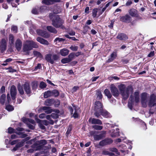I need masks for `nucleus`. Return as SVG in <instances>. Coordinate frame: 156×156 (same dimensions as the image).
<instances>
[{
    "label": "nucleus",
    "mask_w": 156,
    "mask_h": 156,
    "mask_svg": "<svg viewBox=\"0 0 156 156\" xmlns=\"http://www.w3.org/2000/svg\"><path fill=\"white\" fill-rule=\"evenodd\" d=\"M6 109L9 111H11L14 109V108L12 105H9L6 106Z\"/></svg>",
    "instance_id": "37998d69"
},
{
    "label": "nucleus",
    "mask_w": 156,
    "mask_h": 156,
    "mask_svg": "<svg viewBox=\"0 0 156 156\" xmlns=\"http://www.w3.org/2000/svg\"><path fill=\"white\" fill-rule=\"evenodd\" d=\"M39 10L38 8L33 9L32 10V12L35 14H37L39 13Z\"/></svg>",
    "instance_id": "de8ad7c7"
},
{
    "label": "nucleus",
    "mask_w": 156,
    "mask_h": 156,
    "mask_svg": "<svg viewBox=\"0 0 156 156\" xmlns=\"http://www.w3.org/2000/svg\"><path fill=\"white\" fill-rule=\"evenodd\" d=\"M59 111H58L57 112V113H53L51 115V116L52 118L54 119H57L58 117V115L57 113H58Z\"/></svg>",
    "instance_id": "a18cd8bd"
},
{
    "label": "nucleus",
    "mask_w": 156,
    "mask_h": 156,
    "mask_svg": "<svg viewBox=\"0 0 156 156\" xmlns=\"http://www.w3.org/2000/svg\"><path fill=\"white\" fill-rule=\"evenodd\" d=\"M129 14L132 16L137 17L138 16L137 12L135 9H132L129 11Z\"/></svg>",
    "instance_id": "aec40b11"
},
{
    "label": "nucleus",
    "mask_w": 156,
    "mask_h": 156,
    "mask_svg": "<svg viewBox=\"0 0 156 156\" xmlns=\"http://www.w3.org/2000/svg\"><path fill=\"white\" fill-rule=\"evenodd\" d=\"M104 93L105 95L107 97L110 98L112 97V95L110 92V91L107 89H106L104 90Z\"/></svg>",
    "instance_id": "c756f323"
},
{
    "label": "nucleus",
    "mask_w": 156,
    "mask_h": 156,
    "mask_svg": "<svg viewBox=\"0 0 156 156\" xmlns=\"http://www.w3.org/2000/svg\"><path fill=\"white\" fill-rule=\"evenodd\" d=\"M37 116L35 117V119L37 123H38V125L39 127L41 129H45V127L42 124V121L36 118Z\"/></svg>",
    "instance_id": "b1692460"
},
{
    "label": "nucleus",
    "mask_w": 156,
    "mask_h": 156,
    "mask_svg": "<svg viewBox=\"0 0 156 156\" xmlns=\"http://www.w3.org/2000/svg\"><path fill=\"white\" fill-rule=\"evenodd\" d=\"M45 117V115L44 113H42L39 115V117L40 119H44Z\"/></svg>",
    "instance_id": "0e129e2a"
},
{
    "label": "nucleus",
    "mask_w": 156,
    "mask_h": 156,
    "mask_svg": "<svg viewBox=\"0 0 156 156\" xmlns=\"http://www.w3.org/2000/svg\"><path fill=\"white\" fill-rule=\"evenodd\" d=\"M92 127L95 129L97 130H101L103 128V126L97 125L93 126Z\"/></svg>",
    "instance_id": "4c0bfd02"
},
{
    "label": "nucleus",
    "mask_w": 156,
    "mask_h": 156,
    "mask_svg": "<svg viewBox=\"0 0 156 156\" xmlns=\"http://www.w3.org/2000/svg\"><path fill=\"white\" fill-rule=\"evenodd\" d=\"M132 3V2L131 0H128L126 4V6L130 5Z\"/></svg>",
    "instance_id": "680f3d73"
},
{
    "label": "nucleus",
    "mask_w": 156,
    "mask_h": 156,
    "mask_svg": "<svg viewBox=\"0 0 156 156\" xmlns=\"http://www.w3.org/2000/svg\"><path fill=\"white\" fill-rule=\"evenodd\" d=\"M23 142H21L18 143L17 144H16V145L15 147L13 148L12 151H16L18 147L23 146Z\"/></svg>",
    "instance_id": "2f4dec72"
},
{
    "label": "nucleus",
    "mask_w": 156,
    "mask_h": 156,
    "mask_svg": "<svg viewBox=\"0 0 156 156\" xmlns=\"http://www.w3.org/2000/svg\"><path fill=\"white\" fill-rule=\"evenodd\" d=\"M51 92L52 95H54L55 97L58 96L59 95V93L58 91L57 90H53Z\"/></svg>",
    "instance_id": "c9c22d12"
},
{
    "label": "nucleus",
    "mask_w": 156,
    "mask_h": 156,
    "mask_svg": "<svg viewBox=\"0 0 156 156\" xmlns=\"http://www.w3.org/2000/svg\"><path fill=\"white\" fill-rule=\"evenodd\" d=\"M6 96L5 94H3L1 96V102L2 104H4L5 103Z\"/></svg>",
    "instance_id": "58836bf2"
},
{
    "label": "nucleus",
    "mask_w": 156,
    "mask_h": 156,
    "mask_svg": "<svg viewBox=\"0 0 156 156\" xmlns=\"http://www.w3.org/2000/svg\"><path fill=\"white\" fill-rule=\"evenodd\" d=\"M37 33L39 35L44 38H47L49 37V36L47 34L46 32L45 31H43L41 30H37Z\"/></svg>",
    "instance_id": "2eb2a0df"
},
{
    "label": "nucleus",
    "mask_w": 156,
    "mask_h": 156,
    "mask_svg": "<svg viewBox=\"0 0 156 156\" xmlns=\"http://www.w3.org/2000/svg\"><path fill=\"white\" fill-rule=\"evenodd\" d=\"M53 100L52 99H48L45 101L44 102V104L46 105L50 106L52 104Z\"/></svg>",
    "instance_id": "c85d7f7f"
},
{
    "label": "nucleus",
    "mask_w": 156,
    "mask_h": 156,
    "mask_svg": "<svg viewBox=\"0 0 156 156\" xmlns=\"http://www.w3.org/2000/svg\"><path fill=\"white\" fill-rule=\"evenodd\" d=\"M98 9L97 8L94 9L92 12V16L94 18L97 15Z\"/></svg>",
    "instance_id": "72a5a7b5"
},
{
    "label": "nucleus",
    "mask_w": 156,
    "mask_h": 156,
    "mask_svg": "<svg viewBox=\"0 0 156 156\" xmlns=\"http://www.w3.org/2000/svg\"><path fill=\"white\" fill-rule=\"evenodd\" d=\"M116 37L120 40L123 41L126 40L128 38L127 37L126 34L122 33L119 34Z\"/></svg>",
    "instance_id": "a211bd4d"
},
{
    "label": "nucleus",
    "mask_w": 156,
    "mask_h": 156,
    "mask_svg": "<svg viewBox=\"0 0 156 156\" xmlns=\"http://www.w3.org/2000/svg\"><path fill=\"white\" fill-rule=\"evenodd\" d=\"M22 120L24 123L27 124L28 123V121H29V119L26 118H23Z\"/></svg>",
    "instance_id": "6e6d98bb"
},
{
    "label": "nucleus",
    "mask_w": 156,
    "mask_h": 156,
    "mask_svg": "<svg viewBox=\"0 0 156 156\" xmlns=\"http://www.w3.org/2000/svg\"><path fill=\"white\" fill-rule=\"evenodd\" d=\"M73 108L75 110V112L74 113H73V109L72 107H69V109L72 114H73L72 116L75 118H77L79 116V113L78 112V108L77 107H76L75 105H73Z\"/></svg>",
    "instance_id": "423d86ee"
},
{
    "label": "nucleus",
    "mask_w": 156,
    "mask_h": 156,
    "mask_svg": "<svg viewBox=\"0 0 156 156\" xmlns=\"http://www.w3.org/2000/svg\"><path fill=\"white\" fill-rule=\"evenodd\" d=\"M94 110L95 111L94 113L95 116L97 117H99L103 110L102 103L99 101L96 102L94 104Z\"/></svg>",
    "instance_id": "7ed1b4c3"
},
{
    "label": "nucleus",
    "mask_w": 156,
    "mask_h": 156,
    "mask_svg": "<svg viewBox=\"0 0 156 156\" xmlns=\"http://www.w3.org/2000/svg\"><path fill=\"white\" fill-rule=\"evenodd\" d=\"M119 129L116 128L115 130L113 129L112 130V133L111 134V135L112 137H115L119 136V132L118 131Z\"/></svg>",
    "instance_id": "6ab92c4d"
},
{
    "label": "nucleus",
    "mask_w": 156,
    "mask_h": 156,
    "mask_svg": "<svg viewBox=\"0 0 156 156\" xmlns=\"http://www.w3.org/2000/svg\"><path fill=\"white\" fill-rule=\"evenodd\" d=\"M23 87L27 94H28L30 93V88L29 83H26L23 85Z\"/></svg>",
    "instance_id": "4468645a"
},
{
    "label": "nucleus",
    "mask_w": 156,
    "mask_h": 156,
    "mask_svg": "<svg viewBox=\"0 0 156 156\" xmlns=\"http://www.w3.org/2000/svg\"><path fill=\"white\" fill-rule=\"evenodd\" d=\"M62 23L61 19L58 16H56L55 19L52 20V24L55 27H60Z\"/></svg>",
    "instance_id": "20e7f679"
},
{
    "label": "nucleus",
    "mask_w": 156,
    "mask_h": 156,
    "mask_svg": "<svg viewBox=\"0 0 156 156\" xmlns=\"http://www.w3.org/2000/svg\"><path fill=\"white\" fill-rule=\"evenodd\" d=\"M156 100V96L154 94H152L150 96V99L149 103V105L150 106H152L154 105V102Z\"/></svg>",
    "instance_id": "9b49d317"
},
{
    "label": "nucleus",
    "mask_w": 156,
    "mask_h": 156,
    "mask_svg": "<svg viewBox=\"0 0 156 156\" xmlns=\"http://www.w3.org/2000/svg\"><path fill=\"white\" fill-rule=\"evenodd\" d=\"M47 30L50 32L54 34H56L57 32L55 29L51 26H47Z\"/></svg>",
    "instance_id": "393cba45"
},
{
    "label": "nucleus",
    "mask_w": 156,
    "mask_h": 156,
    "mask_svg": "<svg viewBox=\"0 0 156 156\" xmlns=\"http://www.w3.org/2000/svg\"><path fill=\"white\" fill-rule=\"evenodd\" d=\"M45 60L51 64L54 63V62L52 58V55L51 54H47L45 56Z\"/></svg>",
    "instance_id": "ddd939ff"
},
{
    "label": "nucleus",
    "mask_w": 156,
    "mask_h": 156,
    "mask_svg": "<svg viewBox=\"0 0 156 156\" xmlns=\"http://www.w3.org/2000/svg\"><path fill=\"white\" fill-rule=\"evenodd\" d=\"M17 28L16 26H12L11 28L12 31L14 33H16L17 32Z\"/></svg>",
    "instance_id": "864d4df0"
},
{
    "label": "nucleus",
    "mask_w": 156,
    "mask_h": 156,
    "mask_svg": "<svg viewBox=\"0 0 156 156\" xmlns=\"http://www.w3.org/2000/svg\"><path fill=\"white\" fill-rule=\"evenodd\" d=\"M37 40L42 44L45 45H48L49 44V43L48 41L41 37H38L37 38Z\"/></svg>",
    "instance_id": "f3484780"
},
{
    "label": "nucleus",
    "mask_w": 156,
    "mask_h": 156,
    "mask_svg": "<svg viewBox=\"0 0 156 156\" xmlns=\"http://www.w3.org/2000/svg\"><path fill=\"white\" fill-rule=\"evenodd\" d=\"M110 90L113 95L114 96H118L119 92L116 86L114 84H112L110 87Z\"/></svg>",
    "instance_id": "0eeeda50"
},
{
    "label": "nucleus",
    "mask_w": 156,
    "mask_h": 156,
    "mask_svg": "<svg viewBox=\"0 0 156 156\" xmlns=\"http://www.w3.org/2000/svg\"><path fill=\"white\" fill-rule=\"evenodd\" d=\"M7 39H2L0 42V51L2 53L5 51L7 47Z\"/></svg>",
    "instance_id": "39448f33"
},
{
    "label": "nucleus",
    "mask_w": 156,
    "mask_h": 156,
    "mask_svg": "<svg viewBox=\"0 0 156 156\" xmlns=\"http://www.w3.org/2000/svg\"><path fill=\"white\" fill-rule=\"evenodd\" d=\"M120 20L121 21L126 22L129 23L131 20V17L128 15L121 17Z\"/></svg>",
    "instance_id": "9d476101"
},
{
    "label": "nucleus",
    "mask_w": 156,
    "mask_h": 156,
    "mask_svg": "<svg viewBox=\"0 0 156 156\" xmlns=\"http://www.w3.org/2000/svg\"><path fill=\"white\" fill-rule=\"evenodd\" d=\"M70 48L73 51H76L77 50L78 47L74 45H72L70 47Z\"/></svg>",
    "instance_id": "8fccbe9b"
},
{
    "label": "nucleus",
    "mask_w": 156,
    "mask_h": 156,
    "mask_svg": "<svg viewBox=\"0 0 156 156\" xmlns=\"http://www.w3.org/2000/svg\"><path fill=\"white\" fill-rule=\"evenodd\" d=\"M42 124H43L46 126L48 125L49 124V122L46 120H42Z\"/></svg>",
    "instance_id": "052dcab7"
},
{
    "label": "nucleus",
    "mask_w": 156,
    "mask_h": 156,
    "mask_svg": "<svg viewBox=\"0 0 156 156\" xmlns=\"http://www.w3.org/2000/svg\"><path fill=\"white\" fill-rule=\"evenodd\" d=\"M14 37L12 34H10L9 37V44L10 45H13L14 43Z\"/></svg>",
    "instance_id": "bb28decb"
},
{
    "label": "nucleus",
    "mask_w": 156,
    "mask_h": 156,
    "mask_svg": "<svg viewBox=\"0 0 156 156\" xmlns=\"http://www.w3.org/2000/svg\"><path fill=\"white\" fill-rule=\"evenodd\" d=\"M52 95L51 92V91H48L47 92H45L44 94V97L45 98H47L48 97H50Z\"/></svg>",
    "instance_id": "473e14b6"
},
{
    "label": "nucleus",
    "mask_w": 156,
    "mask_h": 156,
    "mask_svg": "<svg viewBox=\"0 0 156 156\" xmlns=\"http://www.w3.org/2000/svg\"><path fill=\"white\" fill-rule=\"evenodd\" d=\"M79 88V87L77 86H76L73 87L72 90L73 92L76 91Z\"/></svg>",
    "instance_id": "69168bd1"
},
{
    "label": "nucleus",
    "mask_w": 156,
    "mask_h": 156,
    "mask_svg": "<svg viewBox=\"0 0 156 156\" xmlns=\"http://www.w3.org/2000/svg\"><path fill=\"white\" fill-rule=\"evenodd\" d=\"M130 101H129L128 103V107L130 108V109H132V103L133 101V99L132 97L130 96Z\"/></svg>",
    "instance_id": "3c124183"
},
{
    "label": "nucleus",
    "mask_w": 156,
    "mask_h": 156,
    "mask_svg": "<svg viewBox=\"0 0 156 156\" xmlns=\"http://www.w3.org/2000/svg\"><path fill=\"white\" fill-rule=\"evenodd\" d=\"M22 42L19 39L16 40L15 43V47L18 51L20 50L22 46Z\"/></svg>",
    "instance_id": "f8f14e48"
},
{
    "label": "nucleus",
    "mask_w": 156,
    "mask_h": 156,
    "mask_svg": "<svg viewBox=\"0 0 156 156\" xmlns=\"http://www.w3.org/2000/svg\"><path fill=\"white\" fill-rule=\"evenodd\" d=\"M61 62L63 64L68 63L70 61V60L68 58H65L61 60Z\"/></svg>",
    "instance_id": "ea45409f"
},
{
    "label": "nucleus",
    "mask_w": 156,
    "mask_h": 156,
    "mask_svg": "<svg viewBox=\"0 0 156 156\" xmlns=\"http://www.w3.org/2000/svg\"><path fill=\"white\" fill-rule=\"evenodd\" d=\"M101 115H102L104 117L106 118L110 117H111L110 114L105 110H103Z\"/></svg>",
    "instance_id": "a878e982"
},
{
    "label": "nucleus",
    "mask_w": 156,
    "mask_h": 156,
    "mask_svg": "<svg viewBox=\"0 0 156 156\" xmlns=\"http://www.w3.org/2000/svg\"><path fill=\"white\" fill-rule=\"evenodd\" d=\"M89 121L91 122L92 124H98L101 125L102 124L101 121L98 119H97L94 118H90L89 119Z\"/></svg>",
    "instance_id": "dca6fc26"
},
{
    "label": "nucleus",
    "mask_w": 156,
    "mask_h": 156,
    "mask_svg": "<svg viewBox=\"0 0 156 156\" xmlns=\"http://www.w3.org/2000/svg\"><path fill=\"white\" fill-rule=\"evenodd\" d=\"M65 40L62 38H59V37H57L54 40V42H55L57 41H58V42H60V41H63Z\"/></svg>",
    "instance_id": "5fc2aeb1"
},
{
    "label": "nucleus",
    "mask_w": 156,
    "mask_h": 156,
    "mask_svg": "<svg viewBox=\"0 0 156 156\" xmlns=\"http://www.w3.org/2000/svg\"><path fill=\"white\" fill-rule=\"evenodd\" d=\"M10 94L12 100H14L16 98V89L14 86H12L10 88Z\"/></svg>",
    "instance_id": "6e6552de"
},
{
    "label": "nucleus",
    "mask_w": 156,
    "mask_h": 156,
    "mask_svg": "<svg viewBox=\"0 0 156 156\" xmlns=\"http://www.w3.org/2000/svg\"><path fill=\"white\" fill-rule=\"evenodd\" d=\"M74 56V54L73 53H71L68 56V58L71 61L73 58Z\"/></svg>",
    "instance_id": "603ef678"
},
{
    "label": "nucleus",
    "mask_w": 156,
    "mask_h": 156,
    "mask_svg": "<svg viewBox=\"0 0 156 156\" xmlns=\"http://www.w3.org/2000/svg\"><path fill=\"white\" fill-rule=\"evenodd\" d=\"M96 95L97 98L98 99H101L102 98V95L101 94V91H97Z\"/></svg>",
    "instance_id": "f704fd0d"
},
{
    "label": "nucleus",
    "mask_w": 156,
    "mask_h": 156,
    "mask_svg": "<svg viewBox=\"0 0 156 156\" xmlns=\"http://www.w3.org/2000/svg\"><path fill=\"white\" fill-rule=\"evenodd\" d=\"M147 98V94L146 93H143L141 96V103L142 106L144 107L146 106V103L147 101L146 100Z\"/></svg>",
    "instance_id": "1a4fd4ad"
},
{
    "label": "nucleus",
    "mask_w": 156,
    "mask_h": 156,
    "mask_svg": "<svg viewBox=\"0 0 156 156\" xmlns=\"http://www.w3.org/2000/svg\"><path fill=\"white\" fill-rule=\"evenodd\" d=\"M15 132L14 129L11 128H8V133H12Z\"/></svg>",
    "instance_id": "bf43d9fd"
},
{
    "label": "nucleus",
    "mask_w": 156,
    "mask_h": 156,
    "mask_svg": "<svg viewBox=\"0 0 156 156\" xmlns=\"http://www.w3.org/2000/svg\"><path fill=\"white\" fill-rule=\"evenodd\" d=\"M18 141L17 140H14L11 142L10 143V144L12 145H13L16 144L17 142H18Z\"/></svg>",
    "instance_id": "338daca9"
},
{
    "label": "nucleus",
    "mask_w": 156,
    "mask_h": 156,
    "mask_svg": "<svg viewBox=\"0 0 156 156\" xmlns=\"http://www.w3.org/2000/svg\"><path fill=\"white\" fill-rule=\"evenodd\" d=\"M103 136L102 134H100L99 135H95L94 136V139L96 140H98L101 139Z\"/></svg>",
    "instance_id": "a19ab883"
},
{
    "label": "nucleus",
    "mask_w": 156,
    "mask_h": 156,
    "mask_svg": "<svg viewBox=\"0 0 156 156\" xmlns=\"http://www.w3.org/2000/svg\"><path fill=\"white\" fill-rule=\"evenodd\" d=\"M116 53L115 52H113L111 55L110 56L107 61L108 62H110L113 61L116 57Z\"/></svg>",
    "instance_id": "4be33fe9"
},
{
    "label": "nucleus",
    "mask_w": 156,
    "mask_h": 156,
    "mask_svg": "<svg viewBox=\"0 0 156 156\" xmlns=\"http://www.w3.org/2000/svg\"><path fill=\"white\" fill-rule=\"evenodd\" d=\"M5 87L4 86H2L1 89H0V91L2 93H3L5 92Z\"/></svg>",
    "instance_id": "774afa93"
},
{
    "label": "nucleus",
    "mask_w": 156,
    "mask_h": 156,
    "mask_svg": "<svg viewBox=\"0 0 156 156\" xmlns=\"http://www.w3.org/2000/svg\"><path fill=\"white\" fill-rule=\"evenodd\" d=\"M59 58V56L58 55L55 54L52 55V58L54 61L57 60Z\"/></svg>",
    "instance_id": "09e8293b"
},
{
    "label": "nucleus",
    "mask_w": 156,
    "mask_h": 156,
    "mask_svg": "<svg viewBox=\"0 0 156 156\" xmlns=\"http://www.w3.org/2000/svg\"><path fill=\"white\" fill-rule=\"evenodd\" d=\"M69 50L66 48L62 49L60 51L61 55L63 56L67 55L69 54Z\"/></svg>",
    "instance_id": "412c9836"
},
{
    "label": "nucleus",
    "mask_w": 156,
    "mask_h": 156,
    "mask_svg": "<svg viewBox=\"0 0 156 156\" xmlns=\"http://www.w3.org/2000/svg\"><path fill=\"white\" fill-rule=\"evenodd\" d=\"M33 54L34 55L37 57H41L42 56L40 52L36 51H34L33 52Z\"/></svg>",
    "instance_id": "49530a36"
},
{
    "label": "nucleus",
    "mask_w": 156,
    "mask_h": 156,
    "mask_svg": "<svg viewBox=\"0 0 156 156\" xmlns=\"http://www.w3.org/2000/svg\"><path fill=\"white\" fill-rule=\"evenodd\" d=\"M38 46L36 43L32 41H27L23 44V50L24 51L27 52L31 50L33 48H37Z\"/></svg>",
    "instance_id": "f03ea898"
},
{
    "label": "nucleus",
    "mask_w": 156,
    "mask_h": 156,
    "mask_svg": "<svg viewBox=\"0 0 156 156\" xmlns=\"http://www.w3.org/2000/svg\"><path fill=\"white\" fill-rule=\"evenodd\" d=\"M105 140L106 141L105 142L107 144H110L112 142V140L110 139H105Z\"/></svg>",
    "instance_id": "4d7b16f0"
},
{
    "label": "nucleus",
    "mask_w": 156,
    "mask_h": 156,
    "mask_svg": "<svg viewBox=\"0 0 156 156\" xmlns=\"http://www.w3.org/2000/svg\"><path fill=\"white\" fill-rule=\"evenodd\" d=\"M46 83L43 82H41L39 85V87L43 89L46 87Z\"/></svg>",
    "instance_id": "c03bdc74"
},
{
    "label": "nucleus",
    "mask_w": 156,
    "mask_h": 156,
    "mask_svg": "<svg viewBox=\"0 0 156 156\" xmlns=\"http://www.w3.org/2000/svg\"><path fill=\"white\" fill-rule=\"evenodd\" d=\"M38 82L37 81L33 82L32 83V86L33 89H36L37 87Z\"/></svg>",
    "instance_id": "e433bc0d"
},
{
    "label": "nucleus",
    "mask_w": 156,
    "mask_h": 156,
    "mask_svg": "<svg viewBox=\"0 0 156 156\" xmlns=\"http://www.w3.org/2000/svg\"><path fill=\"white\" fill-rule=\"evenodd\" d=\"M42 109L47 114L51 113L53 111V110L49 107H42Z\"/></svg>",
    "instance_id": "5701e85b"
},
{
    "label": "nucleus",
    "mask_w": 156,
    "mask_h": 156,
    "mask_svg": "<svg viewBox=\"0 0 156 156\" xmlns=\"http://www.w3.org/2000/svg\"><path fill=\"white\" fill-rule=\"evenodd\" d=\"M23 87L21 86H19L18 87V90L19 92V93L21 94H24V91L23 89Z\"/></svg>",
    "instance_id": "79ce46f5"
},
{
    "label": "nucleus",
    "mask_w": 156,
    "mask_h": 156,
    "mask_svg": "<svg viewBox=\"0 0 156 156\" xmlns=\"http://www.w3.org/2000/svg\"><path fill=\"white\" fill-rule=\"evenodd\" d=\"M55 1V0H43L42 2L45 4L49 5L53 4Z\"/></svg>",
    "instance_id": "cd10ccee"
},
{
    "label": "nucleus",
    "mask_w": 156,
    "mask_h": 156,
    "mask_svg": "<svg viewBox=\"0 0 156 156\" xmlns=\"http://www.w3.org/2000/svg\"><path fill=\"white\" fill-rule=\"evenodd\" d=\"M154 55V51H152L148 55V57H151L153 56Z\"/></svg>",
    "instance_id": "e2e57ef3"
},
{
    "label": "nucleus",
    "mask_w": 156,
    "mask_h": 156,
    "mask_svg": "<svg viewBox=\"0 0 156 156\" xmlns=\"http://www.w3.org/2000/svg\"><path fill=\"white\" fill-rule=\"evenodd\" d=\"M105 141H106L105 140L101 141L99 143L100 145L101 146H104L106 145L107 144L106 143Z\"/></svg>",
    "instance_id": "13d9d810"
},
{
    "label": "nucleus",
    "mask_w": 156,
    "mask_h": 156,
    "mask_svg": "<svg viewBox=\"0 0 156 156\" xmlns=\"http://www.w3.org/2000/svg\"><path fill=\"white\" fill-rule=\"evenodd\" d=\"M118 87L121 95L123 99L125 100L128 98L129 94L132 93L133 89L131 87H129L126 89L125 86L124 84H120L119 85Z\"/></svg>",
    "instance_id": "f257e3e1"
},
{
    "label": "nucleus",
    "mask_w": 156,
    "mask_h": 156,
    "mask_svg": "<svg viewBox=\"0 0 156 156\" xmlns=\"http://www.w3.org/2000/svg\"><path fill=\"white\" fill-rule=\"evenodd\" d=\"M135 100L136 102H138L139 101V93L138 92H135L134 94Z\"/></svg>",
    "instance_id": "7c9ffc66"
}]
</instances>
